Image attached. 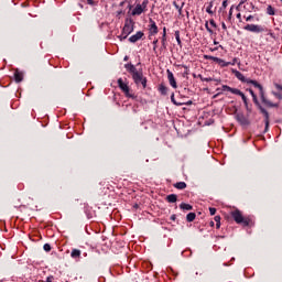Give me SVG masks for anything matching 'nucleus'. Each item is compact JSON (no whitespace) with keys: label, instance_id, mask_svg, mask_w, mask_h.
Instances as JSON below:
<instances>
[{"label":"nucleus","instance_id":"obj_34","mask_svg":"<svg viewBox=\"0 0 282 282\" xmlns=\"http://www.w3.org/2000/svg\"><path fill=\"white\" fill-rule=\"evenodd\" d=\"M43 248L45 252H50L52 250V246H50V243H45Z\"/></svg>","mask_w":282,"mask_h":282},{"label":"nucleus","instance_id":"obj_12","mask_svg":"<svg viewBox=\"0 0 282 282\" xmlns=\"http://www.w3.org/2000/svg\"><path fill=\"white\" fill-rule=\"evenodd\" d=\"M221 90H223V91H230V94H234L235 96H236V94H239V89H237V88H231V87L228 86V85H223Z\"/></svg>","mask_w":282,"mask_h":282},{"label":"nucleus","instance_id":"obj_38","mask_svg":"<svg viewBox=\"0 0 282 282\" xmlns=\"http://www.w3.org/2000/svg\"><path fill=\"white\" fill-rule=\"evenodd\" d=\"M275 89H278V91H282V85L278 84V83H273Z\"/></svg>","mask_w":282,"mask_h":282},{"label":"nucleus","instance_id":"obj_16","mask_svg":"<svg viewBox=\"0 0 282 282\" xmlns=\"http://www.w3.org/2000/svg\"><path fill=\"white\" fill-rule=\"evenodd\" d=\"M14 79H15V83H21L23 80V73H21L19 70H15L14 72Z\"/></svg>","mask_w":282,"mask_h":282},{"label":"nucleus","instance_id":"obj_51","mask_svg":"<svg viewBox=\"0 0 282 282\" xmlns=\"http://www.w3.org/2000/svg\"><path fill=\"white\" fill-rule=\"evenodd\" d=\"M118 14H122V11H118Z\"/></svg>","mask_w":282,"mask_h":282},{"label":"nucleus","instance_id":"obj_27","mask_svg":"<svg viewBox=\"0 0 282 282\" xmlns=\"http://www.w3.org/2000/svg\"><path fill=\"white\" fill-rule=\"evenodd\" d=\"M198 78L203 82V83H210L213 82V78L210 77H204L202 75H198Z\"/></svg>","mask_w":282,"mask_h":282},{"label":"nucleus","instance_id":"obj_7","mask_svg":"<svg viewBox=\"0 0 282 282\" xmlns=\"http://www.w3.org/2000/svg\"><path fill=\"white\" fill-rule=\"evenodd\" d=\"M149 6V0H144L141 4H137L132 10V17H140L142 12H147V7Z\"/></svg>","mask_w":282,"mask_h":282},{"label":"nucleus","instance_id":"obj_30","mask_svg":"<svg viewBox=\"0 0 282 282\" xmlns=\"http://www.w3.org/2000/svg\"><path fill=\"white\" fill-rule=\"evenodd\" d=\"M272 96H274L275 98H278L279 101L282 100V94H281V93L272 91Z\"/></svg>","mask_w":282,"mask_h":282},{"label":"nucleus","instance_id":"obj_5","mask_svg":"<svg viewBox=\"0 0 282 282\" xmlns=\"http://www.w3.org/2000/svg\"><path fill=\"white\" fill-rule=\"evenodd\" d=\"M248 91L252 96L254 105H257V107H259L261 113H263V116L265 118V129H268V127H270V115L268 113V110L262 108L261 104H259V99L257 98V95L254 94V90H252V88H249Z\"/></svg>","mask_w":282,"mask_h":282},{"label":"nucleus","instance_id":"obj_22","mask_svg":"<svg viewBox=\"0 0 282 282\" xmlns=\"http://www.w3.org/2000/svg\"><path fill=\"white\" fill-rule=\"evenodd\" d=\"M159 91L162 94V96H166V94L169 93V88L164 85H161L159 87Z\"/></svg>","mask_w":282,"mask_h":282},{"label":"nucleus","instance_id":"obj_47","mask_svg":"<svg viewBox=\"0 0 282 282\" xmlns=\"http://www.w3.org/2000/svg\"><path fill=\"white\" fill-rule=\"evenodd\" d=\"M171 219H172L173 221H175V215H172V216H171Z\"/></svg>","mask_w":282,"mask_h":282},{"label":"nucleus","instance_id":"obj_13","mask_svg":"<svg viewBox=\"0 0 282 282\" xmlns=\"http://www.w3.org/2000/svg\"><path fill=\"white\" fill-rule=\"evenodd\" d=\"M80 254H83L80 249H73L70 252L72 259H80Z\"/></svg>","mask_w":282,"mask_h":282},{"label":"nucleus","instance_id":"obj_3","mask_svg":"<svg viewBox=\"0 0 282 282\" xmlns=\"http://www.w3.org/2000/svg\"><path fill=\"white\" fill-rule=\"evenodd\" d=\"M230 216L232 217L234 221H236V224H240L245 227L252 226V217L243 216V213H241L239 209L232 210Z\"/></svg>","mask_w":282,"mask_h":282},{"label":"nucleus","instance_id":"obj_4","mask_svg":"<svg viewBox=\"0 0 282 282\" xmlns=\"http://www.w3.org/2000/svg\"><path fill=\"white\" fill-rule=\"evenodd\" d=\"M243 30H246V32H253L254 34H261V32H268L267 36H270L271 39H274V40L276 39V35L274 34V32H272V30H268L259 24H247L243 26Z\"/></svg>","mask_w":282,"mask_h":282},{"label":"nucleus","instance_id":"obj_32","mask_svg":"<svg viewBox=\"0 0 282 282\" xmlns=\"http://www.w3.org/2000/svg\"><path fill=\"white\" fill-rule=\"evenodd\" d=\"M178 67H182L183 69H185L184 70V75L188 76V66H186V65H178Z\"/></svg>","mask_w":282,"mask_h":282},{"label":"nucleus","instance_id":"obj_17","mask_svg":"<svg viewBox=\"0 0 282 282\" xmlns=\"http://www.w3.org/2000/svg\"><path fill=\"white\" fill-rule=\"evenodd\" d=\"M213 6H215L214 1H210L209 3H207V7H206L207 14H215V11H213Z\"/></svg>","mask_w":282,"mask_h":282},{"label":"nucleus","instance_id":"obj_49","mask_svg":"<svg viewBox=\"0 0 282 282\" xmlns=\"http://www.w3.org/2000/svg\"><path fill=\"white\" fill-rule=\"evenodd\" d=\"M245 2H246V0L240 1V6H243Z\"/></svg>","mask_w":282,"mask_h":282},{"label":"nucleus","instance_id":"obj_24","mask_svg":"<svg viewBox=\"0 0 282 282\" xmlns=\"http://www.w3.org/2000/svg\"><path fill=\"white\" fill-rule=\"evenodd\" d=\"M162 45L166 47V28H163Z\"/></svg>","mask_w":282,"mask_h":282},{"label":"nucleus","instance_id":"obj_21","mask_svg":"<svg viewBox=\"0 0 282 282\" xmlns=\"http://www.w3.org/2000/svg\"><path fill=\"white\" fill-rule=\"evenodd\" d=\"M180 208H181L182 210H193V206L189 205V204H186V203H182V204L180 205Z\"/></svg>","mask_w":282,"mask_h":282},{"label":"nucleus","instance_id":"obj_11","mask_svg":"<svg viewBox=\"0 0 282 282\" xmlns=\"http://www.w3.org/2000/svg\"><path fill=\"white\" fill-rule=\"evenodd\" d=\"M142 36H144V32L138 31L134 35L129 37V41H130V43H138V41H140V39H142Z\"/></svg>","mask_w":282,"mask_h":282},{"label":"nucleus","instance_id":"obj_42","mask_svg":"<svg viewBox=\"0 0 282 282\" xmlns=\"http://www.w3.org/2000/svg\"><path fill=\"white\" fill-rule=\"evenodd\" d=\"M53 281H54V276L53 275L47 276L46 282H53Z\"/></svg>","mask_w":282,"mask_h":282},{"label":"nucleus","instance_id":"obj_44","mask_svg":"<svg viewBox=\"0 0 282 282\" xmlns=\"http://www.w3.org/2000/svg\"><path fill=\"white\" fill-rule=\"evenodd\" d=\"M221 28H223V30H228L225 22L221 23Z\"/></svg>","mask_w":282,"mask_h":282},{"label":"nucleus","instance_id":"obj_25","mask_svg":"<svg viewBox=\"0 0 282 282\" xmlns=\"http://www.w3.org/2000/svg\"><path fill=\"white\" fill-rule=\"evenodd\" d=\"M204 58L206 61H214V63H217V61L219 59V57H215L213 55H204Z\"/></svg>","mask_w":282,"mask_h":282},{"label":"nucleus","instance_id":"obj_2","mask_svg":"<svg viewBox=\"0 0 282 282\" xmlns=\"http://www.w3.org/2000/svg\"><path fill=\"white\" fill-rule=\"evenodd\" d=\"M127 72L131 74L132 79L134 84L139 87V85H142L143 89H147V77H144V74L142 70H138L133 64H126L124 65Z\"/></svg>","mask_w":282,"mask_h":282},{"label":"nucleus","instance_id":"obj_20","mask_svg":"<svg viewBox=\"0 0 282 282\" xmlns=\"http://www.w3.org/2000/svg\"><path fill=\"white\" fill-rule=\"evenodd\" d=\"M174 188H177L178 191H184V188H186V183L185 182L175 183Z\"/></svg>","mask_w":282,"mask_h":282},{"label":"nucleus","instance_id":"obj_35","mask_svg":"<svg viewBox=\"0 0 282 282\" xmlns=\"http://www.w3.org/2000/svg\"><path fill=\"white\" fill-rule=\"evenodd\" d=\"M226 8H228V0L223 1V7L220 8V10H226Z\"/></svg>","mask_w":282,"mask_h":282},{"label":"nucleus","instance_id":"obj_14","mask_svg":"<svg viewBox=\"0 0 282 282\" xmlns=\"http://www.w3.org/2000/svg\"><path fill=\"white\" fill-rule=\"evenodd\" d=\"M216 63H218L220 65V67H228V65H235V61L232 63L231 62H226V61H224L219 57H218Z\"/></svg>","mask_w":282,"mask_h":282},{"label":"nucleus","instance_id":"obj_39","mask_svg":"<svg viewBox=\"0 0 282 282\" xmlns=\"http://www.w3.org/2000/svg\"><path fill=\"white\" fill-rule=\"evenodd\" d=\"M209 25L212 26V28H217V23H215V20H209Z\"/></svg>","mask_w":282,"mask_h":282},{"label":"nucleus","instance_id":"obj_48","mask_svg":"<svg viewBox=\"0 0 282 282\" xmlns=\"http://www.w3.org/2000/svg\"><path fill=\"white\" fill-rule=\"evenodd\" d=\"M209 226H212V227L215 226V223H214V221H210V223H209Z\"/></svg>","mask_w":282,"mask_h":282},{"label":"nucleus","instance_id":"obj_40","mask_svg":"<svg viewBox=\"0 0 282 282\" xmlns=\"http://www.w3.org/2000/svg\"><path fill=\"white\" fill-rule=\"evenodd\" d=\"M210 215H215L217 213V209L215 207L209 208Z\"/></svg>","mask_w":282,"mask_h":282},{"label":"nucleus","instance_id":"obj_43","mask_svg":"<svg viewBox=\"0 0 282 282\" xmlns=\"http://www.w3.org/2000/svg\"><path fill=\"white\" fill-rule=\"evenodd\" d=\"M236 17H237V19L239 20V23H241V22H242V20H241V13H238Z\"/></svg>","mask_w":282,"mask_h":282},{"label":"nucleus","instance_id":"obj_31","mask_svg":"<svg viewBox=\"0 0 282 282\" xmlns=\"http://www.w3.org/2000/svg\"><path fill=\"white\" fill-rule=\"evenodd\" d=\"M171 100H172V102H173L174 105H176L177 107L182 106V104L175 101V94H172V95H171Z\"/></svg>","mask_w":282,"mask_h":282},{"label":"nucleus","instance_id":"obj_52","mask_svg":"<svg viewBox=\"0 0 282 282\" xmlns=\"http://www.w3.org/2000/svg\"><path fill=\"white\" fill-rule=\"evenodd\" d=\"M215 51H217V48L212 50V52H215Z\"/></svg>","mask_w":282,"mask_h":282},{"label":"nucleus","instance_id":"obj_1","mask_svg":"<svg viewBox=\"0 0 282 282\" xmlns=\"http://www.w3.org/2000/svg\"><path fill=\"white\" fill-rule=\"evenodd\" d=\"M231 72L236 76V78H238V80H240L241 83H247V85H252L256 89H259L260 98L265 107H269V108L279 107V104L272 102L271 100L265 98V93L263 91V86H261V84H259V82H257L254 79L246 78V76H243V74H241V72H239L237 69H232Z\"/></svg>","mask_w":282,"mask_h":282},{"label":"nucleus","instance_id":"obj_33","mask_svg":"<svg viewBox=\"0 0 282 282\" xmlns=\"http://www.w3.org/2000/svg\"><path fill=\"white\" fill-rule=\"evenodd\" d=\"M205 28H206V30H207V32H208L209 34H214L212 28L208 25V21H206Z\"/></svg>","mask_w":282,"mask_h":282},{"label":"nucleus","instance_id":"obj_36","mask_svg":"<svg viewBox=\"0 0 282 282\" xmlns=\"http://www.w3.org/2000/svg\"><path fill=\"white\" fill-rule=\"evenodd\" d=\"M243 19L245 21L250 22L254 19V15H248V17L245 15Z\"/></svg>","mask_w":282,"mask_h":282},{"label":"nucleus","instance_id":"obj_26","mask_svg":"<svg viewBox=\"0 0 282 282\" xmlns=\"http://www.w3.org/2000/svg\"><path fill=\"white\" fill-rule=\"evenodd\" d=\"M195 217H197V215L195 213H189L186 216L187 221H195Z\"/></svg>","mask_w":282,"mask_h":282},{"label":"nucleus","instance_id":"obj_6","mask_svg":"<svg viewBox=\"0 0 282 282\" xmlns=\"http://www.w3.org/2000/svg\"><path fill=\"white\" fill-rule=\"evenodd\" d=\"M117 83H118L119 88L121 89V91H123L124 96H127V98L135 99V95L131 93V89L129 88V85L127 83H124L122 80V78H119Z\"/></svg>","mask_w":282,"mask_h":282},{"label":"nucleus","instance_id":"obj_18","mask_svg":"<svg viewBox=\"0 0 282 282\" xmlns=\"http://www.w3.org/2000/svg\"><path fill=\"white\" fill-rule=\"evenodd\" d=\"M267 14H269V17H274V14H276V10H274V8L271 4H269L267 7Z\"/></svg>","mask_w":282,"mask_h":282},{"label":"nucleus","instance_id":"obj_15","mask_svg":"<svg viewBox=\"0 0 282 282\" xmlns=\"http://www.w3.org/2000/svg\"><path fill=\"white\" fill-rule=\"evenodd\" d=\"M166 202H169V204H175V202H177V195H175V194L167 195Z\"/></svg>","mask_w":282,"mask_h":282},{"label":"nucleus","instance_id":"obj_46","mask_svg":"<svg viewBox=\"0 0 282 282\" xmlns=\"http://www.w3.org/2000/svg\"><path fill=\"white\" fill-rule=\"evenodd\" d=\"M232 17V8L229 10V19Z\"/></svg>","mask_w":282,"mask_h":282},{"label":"nucleus","instance_id":"obj_8","mask_svg":"<svg viewBox=\"0 0 282 282\" xmlns=\"http://www.w3.org/2000/svg\"><path fill=\"white\" fill-rule=\"evenodd\" d=\"M135 25V22H133V20L131 19H127L123 25V34H124V39H127V36H129V34H131V32H133V28Z\"/></svg>","mask_w":282,"mask_h":282},{"label":"nucleus","instance_id":"obj_28","mask_svg":"<svg viewBox=\"0 0 282 282\" xmlns=\"http://www.w3.org/2000/svg\"><path fill=\"white\" fill-rule=\"evenodd\" d=\"M175 39H176V42H177V45H182V40L180 39V31H175Z\"/></svg>","mask_w":282,"mask_h":282},{"label":"nucleus","instance_id":"obj_29","mask_svg":"<svg viewBox=\"0 0 282 282\" xmlns=\"http://www.w3.org/2000/svg\"><path fill=\"white\" fill-rule=\"evenodd\" d=\"M173 6L176 8V10L178 11V14H182V8L184 4L180 6L177 4V2H173Z\"/></svg>","mask_w":282,"mask_h":282},{"label":"nucleus","instance_id":"obj_10","mask_svg":"<svg viewBox=\"0 0 282 282\" xmlns=\"http://www.w3.org/2000/svg\"><path fill=\"white\" fill-rule=\"evenodd\" d=\"M167 80H169L171 87H173V89H177V82L175 80V76L169 69H167Z\"/></svg>","mask_w":282,"mask_h":282},{"label":"nucleus","instance_id":"obj_45","mask_svg":"<svg viewBox=\"0 0 282 282\" xmlns=\"http://www.w3.org/2000/svg\"><path fill=\"white\" fill-rule=\"evenodd\" d=\"M87 3H88L89 6H94V0H87Z\"/></svg>","mask_w":282,"mask_h":282},{"label":"nucleus","instance_id":"obj_23","mask_svg":"<svg viewBox=\"0 0 282 282\" xmlns=\"http://www.w3.org/2000/svg\"><path fill=\"white\" fill-rule=\"evenodd\" d=\"M214 220L216 221V228L219 230V228H221V217L215 216Z\"/></svg>","mask_w":282,"mask_h":282},{"label":"nucleus","instance_id":"obj_50","mask_svg":"<svg viewBox=\"0 0 282 282\" xmlns=\"http://www.w3.org/2000/svg\"><path fill=\"white\" fill-rule=\"evenodd\" d=\"M214 45H219V42H217V41H214Z\"/></svg>","mask_w":282,"mask_h":282},{"label":"nucleus","instance_id":"obj_37","mask_svg":"<svg viewBox=\"0 0 282 282\" xmlns=\"http://www.w3.org/2000/svg\"><path fill=\"white\" fill-rule=\"evenodd\" d=\"M153 52H158V39H155L153 42Z\"/></svg>","mask_w":282,"mask_h":282},{"label":"nucleus","instance_id":"obj_19","mask_svg":"<svg viewBox=\"0 0 282 282\" xmlns=\"http://www.w3.org/2000/svg\"><path fill=\"white\" fill-rule=\"evenodd\" d=\"M236 96H240L242 98V101L246 105V107H248V98L241 90L238 89V93H236Z\"/></svg>","mask_w":282,"mask_h":282},{"label":"nucleus","instance_id":"obj_41","mask_svg":"<svg viewBox=\"0 0 282 282\" xmlns=\"http://www.w3.org/2000/svg\"><path fill=\"white\" fill-rule=\"evenodd\" d=\"M118 39H120V41H124V39H127L124 37V31H122L121 35H119Z\"/></svg>","mask_w":282,"mask_h":282},{"label":"nucleus","instance_id":"obj_9","mask_svg":"<svg viewBox=\"0 0 282 282\" xmlns=\"http://www.w3.org/2000/svg\"><path fill=\"white\" fill-rule=\"evenodd\" d=\"M149 36L148 39L151 41V39H153V36H155V34H158L159 30H158V24H155V21H153V19H149Z\"/></svg>","mask_w":282,"mask_h":282}]
</instances>
